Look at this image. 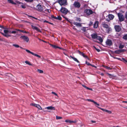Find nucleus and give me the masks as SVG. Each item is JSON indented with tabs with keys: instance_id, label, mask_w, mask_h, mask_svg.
<instances>
[{
	"instance_id": "14",
	"label": "nucleus",
	"mask_w": 127,
	"mask_h": 127,
	"mask_svg": "<svg viewBox=\"0 0 127 127\" xmlns=\"http://www.w3.org/2000/svg\"><path fill=\"white\" fill-rule=\"evenodd\" d=\"M32 28L33 29L37 31L40 32H41V31L37 27L33 26L32 25H31Z\"/></svg>"
},
{
	"instance_id": "50",
	"label": "nucleus",
	"mask_w": 127,
	"mask_h": 127,
	"mask_svg": "<svg viewBox=\"0 0 127 127\" xmlns=\"http://www.w3.org/2000/svg\"><path fill=\"white\" fill-rule=\"evenodd\" d=\"M95 49L96 50V51L98 52H99L100 51V50L98 49H97L95 47H94Z\"/></svg>"
},
{
	"instance_id": "47",
	"label": "nucleus",
	"mask_w": 127,
	"mask_h": 127,
	"mask_svg": "<svg viewBox=\"0 0 127 127\" xmlns=\"http://www.w3.org/2000/svg\"><path fill=\"white\" fill-rule=\"evenodd\" d=\"M86 64H87L88 65H92L91 64H90L88 62H86Z\"/></svg>"
},
{
	"instance_id": "15",
	"label": "nucleus",
	"mask_w": 127,
	"mask_h": 127,
	"mask_svg": "<svg viewBox=\"0 0 127 127\" xmlns=\"http://www.w3.org/2000/svg\"><path fill=\"white\" fill-rule=\"evenodd\" d=\"M45 109H47L48 110H55V108L54 107L52 106H50L47 107L45 108Z\"/></svg>"
},
{
	"instance_id": "7",
	"label": "nucleus",
	"mask_w": 127,
	"mask_h": 127,
	"mask_svg": "<svg viewBox=\"0 0 127 127\" xmlns=\"http://www.w3.org/2000/svg\"><path fill=\"white\" fill-rule=\"evenodd\" d=\"M73 5L75 7L77 8H79L80 6V3L78 2H75Z\"/></svg>"
},
{
	"instance_id": "29",
	"label": "nucleus",
	"mask_w": 127,
	"mask_h": 127,
	"mask_svg": "<svg viewBox=\"0 0 127 127\" xmlns=\"http://www.w3.org/2000/svg\"><path fill=\"white\" fill-rule=\"evenodd\" d=\"M108 75L109 76V78H113L114 77V76H113V75L111 74H110L108 73H107Z\"/></svg>"
},
{
	"instance_id": "41",
	"label": "nucleus",
	"mask_w": 127,
	"mask_h": 127,
	"mask_svg": "<svg viewBox=\"0 0 127 127\" xmlns=\"http://www.w3.org/2000/svg\"><path fill=\"white\" fill-rule=\"evenodd\" d=\"M98 108H99L101 109V110H102V111H104V112H105V110H106V109H103V108H101L100 107H98L97 106H96Z\"/></svg>"
},
{
	"instance_id": "49",
	"label": "nucleus",
	"mask_w": 127,
	"mask_h": 127,
	"mask_svg": "<svg viewBox=\"0 0 127 127\" xmlns=\"http://www.w3.org/2000/svg\"><path fill=\"white\" fill-rule=\"evenodd\" d=\"M52 93L54 94L55 95L58 96V95L57 94H56V93H55L54 92H52Z\"/></svg>"
},
{
	"instance_id": "63",
	"label": "nucleus",
	"mask_w": 127,
	"mask_h": 127,
	"mask_svg": "<svg viewBox=\"0 0 127 127\" xmlns=\"http://www.w3.org/2000/svg\"><path fill=\"white\" fill-rule=\"evenodd\" d=\"M91 122L93 123H95V122L94 121H91Z\"/></svg>"
},
{
	"instance_id": "6",
	"label": "nucleus",
	"mask_w": 127,
	"mask_h": 127,
	"mask_svg": "<svg viewBox=\"0 0 127 127\" xmlns=\"http://www.w3.org/2000/svg\"><path fill=\"white\" fill-rule=\"evenodd\" d=\"M105 43L106 45L109 46H111L112 44V41L110 39H107Z\"/></svg>"
},
{
	"instance_id": "19",
	"label": "nucleus",
	"mask_w": 127,
	"mask_h": 127,
	"mask_svg": "<svg viewBox=\"0 0 127 127\" xmlns=\"http://www.w3.org/2000/svg\"><path fill=\"white\" fill-rule=\"evenodd\" d=\"M102 26L103 27L106 29H107L109 27L108 25L106 24L105 23L103 22L102 24Z\"/></svg>"
},
{
	"instance_id": "16",
	"label": "nucleus",
	"mask_w": 127,
	"mask_h": 127,
	"mask_svg": "<svg viewBox=\"0 0 127 127\" xmlns=\"http://www.w3.org/2000/svg\"><path fill=\"white\" fill-rule=\"evenodd\" d=\"M92 38L94 39H96L98 36L97 34L96 33H93L91 35Z\"/></svg>"
},
{
	"instance_id": "18",
	"label": "nucleus",
	"mask_w": 127,
	"mask_h": 127,
	"mask_svg": "<svg viewBox=\"0 0 127 127\" xmlns=\"http://www.w3.org/2000/svg\"><path fill=\"white\" fill-rule=\"evenodd\" d=\"M98 21H95L94 25V28H97L98 26Z\"/></svg>"
},
{
	"instance_id": "59",
	"label": "nucleus",
	"mask_w": 127,
	"mask_h": 127,
	"mask_svg": "<svg viewBox=\"0 0 127 127\" xmlns=\"http://www.w3.org/2000/svg\"><path fill=\"white\" fill-rule=\"evenodd\" d=\"M21 32H23L25 33H27V32L26 31H21Z\"/></svg>"
},
{
	"instance_id": "43",
	"label": "nucleus",
	"mask_w": 127,
	"mask_h": 127,
	"mask_svg": "<svg viewBox=\"0 0 127 127\" xmlns=\"http://www.w3.org/2000/svg\"><path fill=\"white\" fill-rule=\"evenodd\" d=\"M93 22L92 21H91L90 22V23L89 24V25L90 26H91L93 25Z\"/></svg>"
},
{
	"instance_id": "21",
	"label": "nucleus",
	"mask_w": 127,
	"mask_h": 127,
	"mask_svg": "<svg viewBox=\"0 0 127 127\" xmlns=\"http://www.w3.org/2000/svg\"><path fill=\"white\" fill-rule=\"evenodd\" d=\"M21 31V30L19 29H16L15 30L12 31L11 32V33L12 34L18 33V31Z\"/></svg>"
},
{
	"instance_id": "62",
	"label": "nucleus",
	"mask_w": 127,
	"mask_h": 127,
	"mask_svg": "<svg viewBox=\"0 0 127 127\" xmlns=\"http://www.w3.org/2000/svg\"><path fill=\"white\" fill-rule=\"evenodd\" d=\"M100 75H101V76H103L104 75V74L103 73H100Z\"/></svg>"
},
{
	"instance_id": "33",
	"label": "nucleus",
	"mask_w": 127,
	"mask_h": 127,
	"mask_svg": "<svg viewBox=\"0 0 127 127\" xmlns=\"http://www.w3.org/2000/svg\"><path fill=\"white\" fill-rule=\"evenodd\" d=\"M81 30L85 32L86 31V28L85 27H83L82 28Z\"/></svg>"
},
{
	"instance_id": "10",
	"label": "nucleus",
	"mask_w": 127,
	"mask_h": 127,
	"mask_svg": "<svg viewBox=\"0 0 127 127\" xmlns=\"http://www.w3.org/2000/svg\"><path fill=\"white\" fill-rule=\"evenodd\" d=\"M20 38L27 42H28L29 40V38L27 36H21Z\"/></svg>"
},
{
	"instance_id": "34",
	"label": "nucleus",
	"mask_w": 127,
	"mask_h": 127,
	"mask_svg": "<svg viewBox=\"0 0 127 127\" xmlns=\"http://www.w3.org/2000/svg\"><path fill=\"white\" fill-rule=\"evenodd\" d=\"M62 118V117L60 116H56V119L57 120H59Z\"/></svg>"
},
{
	"instance_id": "51",
	"label": "nucleus",
	"mask_w": 127,
	"mask_h": 127,
	"mask_svg": "<svg viewBox=\"0 0 127 127\" xmlns=\"http://www.w3.org/2000/svg\"><path fill=\"white\" fill-rule=\"evenodd\" d=\"M25 1L27 2H31L33 0H25Z\"/></svg>"
},
{
	"instance_id": "24",
	"label": "nucleus",
	"mask_w": 127,
	"mask_h": 127,
	"mask_svg": "<svg viewBox=\"0 0 127 127\" xmlns=\"http://www.w3.org/2000/svg\"><path fill=\"white\" fill-rule=\"evenodd\" d=\"M65 122L66 123H75V122L74 121H71L69 120H65Z\"/></svg>"
},
{
	"instance_id": "58",
	"label": "nucleus",
	"mask_w": 127,
	"mask_h": 127,
	"mask_svg": "<svg viewBox=\"0 0 127 127\" xmlns=\"http://www.w3.org/2000/svg\"><path fill=\"white\" fill-rule=\"evenodd\" d=\"M122 59H123V60H124V61H125V62H126L127 63V60H125L124 59V58H123Z\"/></svg>"
},
{
	"instance_id": "38",
	"label": "nucleus",
	"mask_w": 127,
	"mask_h": 127,
	"mask_svg": "<svg viewBox=\"0 0 127 127\" xmlns=\"http://www.w3.org/2000/svg\"><path fill=\"white\" fill-rule=\"evenodd\" d=\"M13 46L16 48H18L20 47L17 44H13Z\"/></svg>"
},
{
	"instance_id": "55",
	"label": "nucleus",
	"mask_w": 127,
	"mask_h": 127,
	"mask_svg": "<svg viewBox=\"0 0 127 127\" xmlns=\"http://www.w3.org/2000/svg\"><path fill=\"white\" fill-rule=\"evenodd\" d=\"M0 28L3 29H4V28L2 26L0 25Z\"/></svg>"
},
{
	"instance_id": "30",
	"label": "nucleus",
	"mask_w": 127,
	"mask_h": 127,
	"mask_svg": "<svg viewBox=\"0 0 127 127\" xmlns=\"http://www.w3.org/2000/svg\"><path fill=\"white\" fill-rule=\"evenodd\" d=\"M55 19L59 20H61L62 19L61 17L60 16H58L57 17H55Z\"/></svg>"
},
{
	"instance_id": "28",
	"label": "nucleus",
	"mask_w": 127,
	"mask_h": 127,
	"mask_svg": "<svg viewBox=\"0 0 127 127\" xmlns=\"http://www.w3.org/2000/svg\"><path fill=\"white\" fill-rule=\"evenodd\" d=\"M8 2L9 3H11L13 4H16L12 0H8Z\"/></svg>"
},
{
	"instance_id": "61",
	"label": "nucleus",
	"mask_w": 127,
	"mask_h": 127,
	"mask_svg": "<svg viewBox=\"0 0 127 127\" xmlns=\"http://www.w3.org/2000/svg\"><path fill=\"white\" fill-rule=\"evenodd\" d=\"M114 58L117 59H118L119 60H120V58H116V57H114Z\"/></svg>"
},
{
	"instance_id": "32",
	"label": "nucleus",
	"mask_w": 127,
	"mask_h": 127,
	"mask_svg": "<svg viewBox=\"0 0 127 127\" xmlns=\"http://www.w3.org/2000/svg\"><path fill=\"white\" fill-rule=\"evenodd\" d=\"M123 38L125 40L127 39V34H126L123 37Z\"/></svg>"
},
{
	"instance_id": "53",
	"label": "nucleus",
	"mask_w": 127,
	"mask_h": 127,
	"mask_svg": "<svg viewBox=\"0 0 127 127\" xmlns=\"http://www.w3.org/2000/svg\"><path fill=\"white\" fill-rule=\"evenodd\" d=\"M44 23H48L49 22L46 20H45L43 21Z\"/></svg>"
},
{
	"instance_id": "31",
	"label": "nucleus",
	"mask_w": 127,
	"mask_h": 127,
	"mask_svg": "<svg viewBox=\"0 0 127 127\" xmlns=\"http://www.w3.org/2000/svg\"><path fill=\"white\" fill-rule=\"evenodd\" d=\"M25 63H26V64H27L29 65H32V64L30 63V62L27 61H26L25 62Z\"/></svg>"
},
{
	"instance_id": "11",
	"label": "nucleus",
	"mask_w": 127,
	"mask_h": 127,
	"mask_svg": "<svg viewBox=\"0 0 127 127\" xmlns=\"http://www.w3.org/2000/svg\"><path fill=\"white\" fill-rule=\"evenodd\" d=\"M31 105L36 107L39 109H42L41 107L38 104H36L35 103H31Z\"/></svg>"
},
{
	"instance_id": "54",
	"label": "nucleus",
	"mask_w": 127,
	"mask_h": 127,
	"mask_svg": "<svg viewBox=\"0 0 127 127\" xmlns=\"http://www.w3.org/2000/svg\"><path fill=\"white\" fill-rule=\"evenodd\" d=\"M11 36V35H10L8 34H7V36H6V37H10Z\"/></svg>"
},
{
	"instance_id": "56",
	"label": "nucleus",
	"mask_w": 127,
	"mask_h": 127,
	"mask_svg": "<svg viewBox=\"0 0 127 127\" xmlns=\"http://www.w3.org/2000/svg\"><path fill=\"white\" fill-rule=\"evenodd\" d=\"M87 89H88V90H91V91L92 90V89L90 88H89L88 87V88H87Z\"/></svg>"
},
{
	"instance_id": "1",
	"label": "nucleus",
	"mask_w": 127,
	"mask_h": 127,
	"mask_svg": "<svg viewBox=\"0 0 127 127\" xmlns=\"http://www.w3.org/2000/svg\"><path fill=\"white\" fill-rule=\"evenodd\" d=\"M118 15L119 20L120 22H122L124 21L125 17L122 13H118Z\"/></svg>"
},
{
	"instance_id": "4",
	"label": "nucleus",
	"mask_w": 127,
	"mask_h": 127,
	"mask_svg": "<svg viewBox=\"0 0 127 127\" xmlns=\"http://www.w3.org/2000/svg\"><path fill=\"white\" fill-rule=\"evenodd\" d=\"M85 12L88 15L92 14L93 13V11L91 10L88 9H85Z\"/></svg>"
},
{
	"instance_id": "12",
	"label": "nucleus",
	"mask_w": 127,
	"mask_h": 127,
	"mask_svg": "<svg viewBox=\"0 0 127 127\" xmlns=\"http://www.w3.org/2000/svg\"><path fill=\"white\" fill-rule=\"evenodd\" d=\"M36 8V9L39 11H41L43 10V8L39 4L37 5Z\"/></svg>"
},
{
	"instance_id": "64",
	"label": "nucleus",
	"mask_w": 127,
	"mask_h": 127,
	"mask_svg": "<svg viewBox=\"0 0 127 127\" xmlns=\"http://www.w3.org/2000/svg\"><path fill=\"white\" fill-rule=\"evenodd\" d=\"M48 23L51 24V25H53V24L52 23H51V22H49V23Z\"/></svg>"
},
{
	"instance_id": "52",
	"label": "nucleus",
	"mask_w": 127,
	"mask_h": 127,
	"mask_svg": "<svg viewBox=\"0 0 127 127\" xmlns=\"http://www.w3.org/2000/svg\"><path fill=\"white\" fill-rule=\"evenodd\" d=\"M82 86L84 87L86 89L88 88V87H87L85 85H82Z\"/></svg>"
},
{
	"instance_id": "26",
	"label": "nucleus",
	"mask_w": 127,
	"mask_h": 127,
	"mask_svg": "<svg viewBox=\"0 0 127 127\" xmlns=\"http://www.w3.org/2000/svg\"><path fill=\"white\" fill-rule=\"evenodd\" d=\"M106 32L108 33L112 31V29L111 28L108 27L106 30Z\"/></svg>"
},
{
	"instance_id": "23",
	"label": "nucleus",
	"mask_w": 127,
	"mask_h": 127,
	"mask_svg": "<svg viewBox=\"0 0 127 127\" xmlns=\"http://www.w3.org/2000/svg\"><path fill=\"white\" fill-rule=\"evenodd\" d=\"M114 16L112 14H109L108 15V17L110 20H112L114 18Z\"/></svg>"
},
{
	"instance_id": "2",
	"label": "nucleus",
	"mask_w": 127,
	"mask_h": 127,
	"mask_svg": "<svg viewBox=\"0 0 127 127\" xmlns=\"http://www.w3.org/2000/svg\"><path fill=\"white\" fill-rule=\"evenodd\" d=\"M58 2L61 6H64L67 5L66 0H59Z\"/></svg>"
},
{
	"instance_id": "27",
	"label": "nucleus",
	"mask_w": 127,
	"mask_h": 127,
	"mask_svg": "<svg viewBox=\"0 0 127 127\" xmlns=\"http://www.w3.org/2000/svg\"><path fill=\"white\" fill-rule=\"evenodd\" d=\"M50 45L53 48H54L56 49L57 48H59L60 49H61V48H60V47H59L57 46H56V45H54L51 44H50Z\"/></svg>"
},
{
	"instance_id": "13",
	"label": "nucleus",
	"mask_w": 127,
	"mask_h": 127,
	"mask_svg": "<svg viewBox=\"0 0 127 127\" xmlns=\"http://www.w3.org/2000/svg\"><path fill=\"white\" fill-rule=\"evenodd\" d=\"M114 27L116 31L117 32H119L121 30V27L119 26H115Z\"/></svg>"
},
{
	"instance_id": "3",
	"label": "nucleus",
	"mask_w": 127,
	"mask_h": 127,
	"mask_svg": "<svg viewBox=\"0 0 127 127\" xmlns=\"http://www.w3.org/2000/svg\"><path fill=\"white\" fill-rule=\"evenodd\" d=\"M60 10L62 13L65 14H66L68 11V10L67 9L62 7Z\"/></svg>"
},
{
	"instance_id": "9",
	"label": "nucleus",
	"mask_w": 127,
	"mask_h": 127,
	"mask_svg": "<svg viewBox=\"0 0 127 127\" xmlns=\"http://www.w3.org/2000/svg\"><path fill=\"white\" fill-rule=\"evenodd\" d=\"M78 53L81 55L83 56V57L84 58H87V59H88V60H89V59L88 57L86 56L85 55L84 53H83L82 52L79 51V50H78Z\"/></svg>"
},
{
	"instance_id": "46",
	"label": "nucleus",
	"mask_w": 127,
	"mask_h": 127,
	"mask_svg": "<svg viewBox=\"0 0 127 127\" xmlns=\"http://www.w3.org/2000/svg\"><path fill=\"white\" fill-rule=\"evenodd\" d=\"M76 20L77 21H79L80 22L81 21V19L80 18H77Z\"/></svg>"
},
{
	"instance_id": "60",
	"label": "nucleus",
	"mask_w": 127,
	"mask_h": 127,
	"mask_svg": "<svg viewBox=\"0 0 127 127\" xmlns=\"http://www.w3.org/2000/svg\"><path fill=\"white\" fill-rule=\"evenodd\" d=\"M8 33H10V34L12 33H11V31L9 30H8Z\"/></svg>"
},
{
	"instance_id": "40",
	"label": "nucleus",
	"mask_w": 127,
	"mask_h": 127,
	"mask_svg": "<svg viewBox=\"0 0 127 127\" xmlns=\"http://www.w3.org/2000/svg\"><path fill=\"white\" fill-rule=\"evenodd\" d=\"M125 18L127 20V11L126 12L125 14Z\"/></svg>"
},
{
	"instance_id": "45",
	"label": "nucleus",
	"mask_w": 127,
	"mask_h": 127,
	"mask_svg": "<svg viewBox=\"0 0 127 127\" xmlns=\"http://www.w3.org/2000/svg\"><path fill=\"white\" fill-rule=\"evenodd\" d=\"M0 32L4 36H5V37H6V36H7V34H6V33H5V34H4V33H2L1 32Z\"/></svg>"
},
{
	"instance_id": "22",
	"label": "nucleus",
	"mask_w": 127,
	"mask_h": 127,
	"mask_svg": "<svg viewBox=\"0 0 127 127\" xmlns=\"http://www.w3.org/2000/svg\"><path fill=\"white\" fill-rule=\"evenodd\" d=\"M17 3L19 4H21V6L22 8L25 9L26 8V6L25 4H24L22 3H21L19 1Z\"/></svg>"
},
{
	"instance_id": "17",
	"label": "nucleus",
	"mask_w": 127,
	"mask_h": 127,
	"mask_svg": "<svg viewBox=\"0 0 127 127\" xmlns=\"http://www.w3.org/2000/svg\"><path fill=\"white\" fill-rule=\"evenodd\" d=\"M74 25H75L76 26L80 27L82 26L81 23H78L76 22H74L73 23Z\"/></svg>"
},
{
	"instance_id": "8",
	"label": "nucleus",
	"mask_w": 127,
	"mask_h": 127,
	"mask_svg": "<svg viewBox=\"0 0 127 127\" xmlns=\"http://www.w3.org/2000/svg\"><path fill=\"white\" fill-rule=\"evenodd\" d=\"M78 53L81 55L83 56V57L84 58H87V59H88V60H89V59L88 57L86 56L85 55L84 53H83L82 52L79 51V50H78Z\"/></svg>"
},
{
	"instance_id": "5",
	"label": "nucleus",
	"mask_w": 127,
	"mask_h": 127,
	"mask_svg": "<svg viewBox=\"0 0 127 127\" xmlns=\"http://www.w3.org/2000/svg\"><path fill=\"white\" fill-rule=\"evenodd\" d=\"M25 49V50L28 53H31V54H32V55L35 56H36L38 58H41V56H40L36 54H34V53H33L32 52H31L30 50H27V49Z\"/></svg>"
},
{
	"instance_id": "42",
	"label": "nucleus",
	"mask_w": 127,
	"mask_h": 127,
	"mask_svg": "<svg viewBox=\"0 0 127 127\" xmlns=\"http://www.w3.org/2000/svg\"><path fill=\"white\" fill-rule=\"evenodd\" d=\"M4 33L7 34L8 32V30H4Z\"/></svg>"
},
{
	"instance_id": "44",
	"label": "nucleus",
	"mask_w": 127,
	"mask_h": 127,
	"mask_svg": "<svg viewBox=\"0 0 127 127\" xmlns=\"http://www.w3.org/2000/svg\"><path fill=\"white\" fill-rule=\"evenodd\" d=\"M87 100L89 101L93 102L94 103V102H95V101H94L93 100H91L90 99H88Z\"/></svg>"
},
{
	"instance_id": "39",
	"label": "nucleus",
	"mask_w": 127,
	"mask_h": 127,
	"mask_svg": "<svg viewBox=\"0 0 127 127\" xmlns=\"http://www.w3.org/2000/svg\"><path fill=\"white\" fill-rule=\"evenodd\" d=\"M104 67L106 69H108L111 70V68L110 67L106 66H105Z\"/></svg>"
},
{
	"instance_id": "37",
	"label": "nucleus",
	"mask_w": 127,
	"mask_h": 127,
	"mask_svg": "<svg viewBox=\"0 0 127 127\" xmlns=\"http://www.w3.org/2000/svg\"><path fill=\"white\" fill-rule=\"evenodd\" d=\"M105 112H106L109 114H110L112 112L108 110H106Z\"/></svg>"
},
{
	"instance_id": "36",
	"label": "nucleus",
	"mask_w": 127,
	"mask_h": 127,
	"mask_svg": "<svg viewBox=\"0 0 127 127\" xmlns=\"http://www.w3.org/2000/svg\"><path fill=\"white\" fill-rule=\"evenodd\" d=\"M124 47V45H123L120 44L119 46V48H120L122 49Z\"/></svg>"
},
{
	"instance_id": "25",
	"label": "nucleus",
	"mask_w": 127,
	"mask_h": 127,
	"mask_svg": "<svg viewBox=\"0 0 127 127\" xmlns=\"http://www.w3.org/2000/svg\"><path fill=\"white\" fill-rule=\"evenodd\" d=\"M70 57L72 59H73L77 63H80L77 60V59L76 58H75L71 56H70Z\"/></svg>"
},
{
	"instance_id": "35",
	"label": "nucleus",
	"mask_w": 127,
	"mask_h": 127,
	"mask_svg": "<svg viewBox=\"0 0 127 127\" xmlns=\"http://www.w3.org/2000/svg\"><path fill=\"white\" fill-rule=\"evenodd\" d=\"M37 71L39 73H42L43 72V71L39 69H38L37 70Z\"/></svg>"
},
{
	"instance_id": "20",
	"label": "nucleus",
	"mask_w": 127,
	"mask_h": 127,
	"mask_svg": "<svg viewBox=\"0 0 127 127\" xmlns=\"http://www.w3.org/2000/svg\"><path fill=\"white\" fill-rule=\"evenodd\" d=\"M100 42V43H102L103 41V39L101 37L99 36H98L96 38Z\"/></svg>"
},
{
	"instance_id": "57",
	"label": "nucleus",
	"mask_w": 127,
	"mask_h": 127,
	"mask_svg": "<svg viewBox=\"0 0 127 127\" xmlns=\"http://www.w3.org/2000/svg\"><path fill=\"white\" fill-rule=\"evenodd\" d=\"M51 17L52 18L55 19V17L54 16H53V15H52Z\"/></svg>"
},
{
	"instance_id": "48",
	"label": "nucleus",
	"mask_w": 127,
	"mask_h": 127,
	"mask_svg": "<svg viewBox=\"0 0 127 127\" xmlns=\"http://www.w3.org/2000/svg\"><path fill=\"white\" fill-rule=\"evenodd\" d=\"M94 103L95 104H96V105H97V106H99V104L97 103L95 101L94 102Z\"/></svg>"
}]
</instances>
